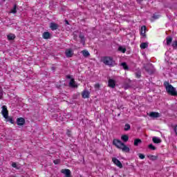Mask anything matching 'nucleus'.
Segmentation results:
<instances>
[{"mask_svg":"<svg viewBox=\"0 0 177 177\" xmlns=\"http://www.w3.org/2000/svg\"><path fill=\"white\" fill-rule=\"evenodd\" d=\"M81 53L83 55L84 57H89V56H91L89 51L86 50H82Z\"/></svg>","mask_w":177,"mask_h":177,"instance_id":"obj_14","label":"nucleus"},{"mask_svg":"<svg viewBox=\"0 0 177 177\" xmlns=\"http://www.w3.org/2000/svg\"><path fill=\"white\" fill-rule=\"evenodd\" d=\"M152 140L153 143H161V139L158 138V137H153Z\"/></svg>","mask_w":177,"mask_h":177,"instance_id":"obj_22","label":"nucleus"},{"mask_svg":"<svg viewBox=\"0 0 177 177\" xmlns=\"http://www.w3.org/2000/svg\"><path fill=\"white\" fill-rule=\"evenodd\" d=\"M79 38H80L81 39L80 40L81 44H82L83 45H85V35H84V34L80 32L79 35Z\"/></svg>","mask_w":177,"mask_h":177,"instance_id":"obj_12","label":"nucleus"},{"mask_svg":"<svg viewBox=\"0 0 177 177\" xmlns=\"http://www.w3.org/2000/svg\"><path fill=\"white\" fill-rule=\"evenodd\" d=\"M167 45L169 46L172 44V38L171 37H167L166 38Z\"/></svg>","mask_w":177,"mask_h":177,"instance_id":"obj_24","label":"nucleus"},{"mask_svg":"<svg viewBox=\"0 0 177 177\" xmlns=\"http://www.w3.org/2000/svg\"><path fill=\"white\" fill-rule=\"evenodd\" d=\"M118 50H119V52H122V53H125V52H127V48L120 46L118 48Z\"/></svg>","mask_w":177,"mask_h":177,"instance_id":"obj_26","label":"nucleus"},{"mask_svg":"<svg viewBox=\"0 0 177 177\" xmlns=\"http://www.w3.org/2000/svg\"><path fill=\"white\" fill-rule=\"evenodd\" d=\"M7 120V121H8L9 122H10L11 124H13L15 122L13 121V119L10 117H9V115L8 116L7 118H6Z\"/></svg>","mask_w":177,"mask_h":177,"instance_id":"obj_29","label":"nucleus"},{"mask_svg":"<svg viewBox=\"0 0 177 177\" xmlns=\"http://www.w3.org/2000/svg\"><path fill=\"white\" fill-rule=\"evenodd\" d=\"M51 70H53V71H55V67H52V68H51Z\"/></svg>","mask_w":177,"mask_h":177,"instance_id":"obj_43","label":"nucleus"},{"mask_svg":"<svg viewBox=\"0 0 177 177\" xmlns=\"http://www.w3.org/2000/svg\"><path fill=\"white\" fill-rule=\"evenodd\" d=\"M12 167L13 168H17V164H16V162H12Z\"/></svg>","mask_w":177,"mask_h":177,"instance_id":"obj_39","label":"nucleus"},{"mask_svg":"<svg viewBox=\"0 0 177 177\" xmlns=\"http://www.w3.org/2000/svg\"><path fill=\"white\" fill-rule=\"evenodd\" d=\"M149 149H151V150H156L157 148H156V147H154V145H153V144H150L148 146Z\"/></svg>","mask_w":177,"mask_h":177,"instance_id":"obj_30","label":"nucleus"},{"mask_svg":"<svg viewBox=\"0 0 177 177\" xmlns=\"http://www.w3.org/2000/svg\"><path fill=\"white\" fill-rule=\"evenodd\" d=\"M149 115L152 118H160V113H158V112H151V113H150Z\"/></svg>","mask_w":177,"mask_h":177,"instance_id":"obj_13","label":"nucleus"},{"mask_svg":"<svg viewBox=\"0 0 177 177\" xmlns=\"http://www.w3.org/2000/svg\"><path fill=\"white\" fill-rule=\"evenodd\" d=\"M66 135L70 138V136H71V131L70 130H68L66 132Z\"/></svg>","mask_w":177,"mask_h":177,"instance_id":"obj_38","label":"nucleus"},{"mask_svg":"<svg viewBox=\"0 0 177 177\" xmlns=\"http://www.w3.org/2000/svg\"><path fill=\"white\" fill-rule=\"evenodd\" d=\"M171 46H173V48H174V49L177 48V41L176 40L173 41Z\"/></svg>","mask_w":177,"mask_h":177,"instance_id":"obj_32","label":"nucleus"},{"mask_svg":"<svg viewBox=\"0 0 177 177\" xmlns=\"http://www.w3.org/2000/svg\"><path fill=\"white\" fill-rule=\"evenodd\" d=\"M112 161L115 165L118 167L119 168H122V163H121V161H120L118 159L116 158H113Z\"/></svg>","mask_w":177,"mask_h":177,"instance_id":"obj_6","label":"nucleus"},{"mask_svg":"<svg viewBox=\"0 0 177 177\" xmlns=\"http://www.w3.org/2000/svg\"><path fill=\"white\" fill-rule=\"evenodd\" d=\"M7 38L8 41H13V39L16 38V35H15V34L10 33L8 35H7Z\"/></svg>","mask_w":177,"mask_h":177,"instance_id":"obj_16","label":"nucleus"},{"mask_svg":"<svg viewBox=\"0 0 177 177\" xmlns=\"http://www.w3.org/2000/svg\"><path fill=\"white\" fill-rule=\"evenodd\" d=\"M65 55L66 57H73V55H74V53H73V50H71V48H68L66 50Z\"/></svg>","mask_w":177,"mask_h":177,"instance_id":"obj_9","label":"nucleus"},{"mask_svg":"<svg viewBox=\"0 0 177 177\" xmlns=\"http://www.w3.org/2000/svg\"><path fill=\"white\" fill-rule=\"evenodd\" d=\"M131 129V125L129 124H126L124 125V131H129Z\"/></svg>","mask_w":177,"mask_h":177,"instance_id":"obj_28","label":"nucleus"},{"mask_svg":"<svg viewBox=\"0 0 177 177\" xmlns=\"http://www.w3.org/2000/svg\"><path fill=\"white\" fill-rule=\"evenodd\" d=\"M108 85L109 88H115V80L113 79H109L108 82Z\"/></svg>","mask_w":177,"mask_h":177,"instance_id":"obj_10","label":"nucleus"},{"mask_svg":"<svg viewBox=\"0 0 177 177\" xmlns=\"http://www.w3.org/2000/svg\"><path fill=\"white\" fill-rule=\"evenodd\" d=\"M95 89H99L100 88V84H95Z\"/></svg>","mask_w":177,"mask_h":177,"instance_id":"obj_37","label":"nucleus"},{"mask_svg":"<svg viewBox=\"0 0 177 177\" xmlns=\"http://www.w3.org/2000/svg\"><path fill=\"white\" fill-rule=\"evenodd\" d=\"M174 132H175V133H176V136H177V125H176V126L174 127Z\"/></svg>","mask_w":177,"mask_h":177,"instance_id":"obj_40","label":"nucleus"},{"mask_svg":"<svg viewBox=\"0 0 177 177\" xmlns=\"http://www.w3.org/2000/svg\"><path fill=\"white\" fill-rule=\"evenodd\" d=\"M26 124V120L24 118H18L17 119V124L23 127Z\"/></svg>","mask_w":177,"mask_h":177,"instance_id":"obj_5","label":"nucleus"},{"mask_svg":"<svg viewBox=\"0 0 177 177\" xmlns=\"http://www.w3.org/2000/svg\"><path fill=\"white\" fill-rule=\"evenodd\" d=\"M124 89H129V88H131V85L128 84H125L124 85Z\"/></svg>","mask_w":177,"mask_h":177,"instance_id":"obj_33","label":"nucleus"},{"mask_svg":"<svg viewBox=\"0 0 177 177\" xmlns=\"http://www.w3.org/2000/svg\"><path fill=\"white\" fill-rule=\"evenodd\" d=\"M43 38L44 39H49L50 38V33L49 32H44L43 33Z\"/></svg>","mask_w":177,"mask_h":177,"instance_id":"obj_15","label":"nucleus"},{"mask_svg":"<svg viewBox=\"0 0 177 177\" xmlns=\"http://www.w3.org/2000/svg\"><path fill=\"white\" fill-rule=\"evenodd\" d=\"M142 143V140L137 138L134 140V146H139Z\"/></svg>","mask_w":177,"mask_h":177,"instance_id":"obj_23","label":"nucleus"},{"mask_svg":"<svg viewBox=\"0 0 177 177\" xmlns=\"http://www.w3.org/2000/svg\"><path fill=\"white\" fill-rule=\"evenodd\" d=\"M10 12L13 13L14 15H16V13H17V6L16 4L14 5V7L12 9H11Z\"/></svg>","mask_w":177,"mask_h":177,"instance_id":"obj_21","label":"nucleus"},{"mask_svg":"<svg viewBox=\"0 0 177 177\" xmlns=\"http://www.w3.org/2000/svg\"><path fill=\"white\" fill-rule=\"evenodd\" d=\"M90 93H89V91L88 90H84L82 93V96L83 99H88V98H89Z\"/></svg>","mask_w":177,"mask_h":177,"instance_id":"obj_11","label":"nucleus"},{"mask_svg":"<svg viewBox=\"0 0 177 177\" xmlns=\"http://www.w3.org/2000/svg\"><path fill=\"white\" fill-rule=\"evenodd\" d=\"M141 35L146 37V26L141 27Z\"/></svg>","mask_w":177,"mask_h":177,"instance_id":"obj_19","label":"nucleus"},{"mask_svg":"<svg viewBox=\"0 0 177 177\" xmlns=\"http://www.w3.org/2000/svg\"><path fill=\"white\" fill-rule=\"evenodd\" d=\"M113 146H115L118 149H120L124 153H129V147H128L124 142L118 139H113Z\"/></svg>","mask_w":177,"mask_h":177,"instance_id":"obj_1","label":"nucleus"},{"mask_svg":"<svg viewBox=\"0 0 177 177\" xmlns=\"http://www.w3.org/2000/svg\"><path fill=\"white\" fill-rule=\"evenodd\" d=\"M139 158H140L141 160H144L145 158V155L143 153H139Z\"/></svg>","mask_w":177,"mask_h":177,"instance_id":"obj_34","label":"nucleus"},{"mask_svg":"<svg viewBox=\"0 0 177 177\" xmlns=\"http://www.w3.org/2000/svg\"><path fill=\"white\" fill-rule=\"evenodd\" d=\"M101 62L105 64V66H109V67H113L115 64V62L111 57H103L101 59Z\"/></svg>","mask_w":177,"mask_h":177,"instance_id":"obj_2","label":"nucleus"},{"mask_svg":"<svg viewBox=\"0 0 177 177\" xmlns=\"http://www.w3.org/2000/svg\"><path fill=\"white\" fill-rule=\"evenodd\" d=\"M1 114L3 117L5 118H8V116L9 115V113L8 112V107L5 105H3L2 107Z\"/></svg>","mask_w":177,"mask_h":177,"instance_id":"obj_4","label":"nucleus"},{"mask_svg":"<svg viewBox=\"0 0 177 177\" xmlns=\"http://www.w3.org/2000/svg\"><path fill=\"white\" fill-rule=\"evenodd\" d=\"M136 75L137 78H140V77L142 76V72H140V71L136 72Z\"/></svg>","mask_w":177,"mask_h":177,"instance_id":"obj_31","label":"nucleus"},{"mask_svg":"<svg viewBox=\"0 0 177 177\" xmlns=\"http://www.w3.org/2000/svg\"><path fill=\"white\" fill-rule=\"evenodd\" d=\"M152 17L154 19V20H157V19L160 17V15H153Z\"/></svg>","mask_w":177,"mask_h":177,"instance_id":"obj_35","label":"nucleus"},{"mask_svg":"<svg viewBox=\"0 0 177 177\" xmlns=\"http://www.w3.org/2000/svg\"><path fill=\"white\" fill-rule=\"evenodd\" d=\"M69 85L72 88H75V86H77V85H75V81L74 80V79L71 80V81L69 82Z\"/></svg>","mask_w":177,"mask_h":177,"instance_id":"obj_20","label":"nucleus"},{"mask_svg":"<svg viewBox=\"0 0 177 177\" xmlns=\"http://www.w3.org/2000/svg\"><path fill=\"white\" fill-rule=\"evenodd\" d=\"M68 80H71V76L70 75H66Z\"/></svg>","mask_w":177,"mask_h":177,"instance_id":"obj_41","label":"nucleus"},{"mask_svg":"<svg viewBox=\"0 0 177 177\" xmlns=\"http://www.w3.org/2000/svg\"><path fill=\"white\" fill-rule=\"evenodd\" d=\"M65 24H67V25L70 24L68 23V21H67V20H65Z\"/></svg>","mask_w":177,"mask_h":177,"instance_id":"obj_42","label":"nucleus"},{"mask_svg":"<svg viewBox=\"0 0 177 177\" xmlns=\"http://www.w3.org/2000/svg\"><path fill=\"white\" fill-rule=\"evenodd\" d=\"M50 28L52 30V31H55L59 28V25L56 23L51 22L50 24Z\"/></svg>","mask_w":177,"mask_h":177,"instance_id":"obj_8","label":"nucleus"},{"mask_svg":"<svg viewBox=\"0 0 177 177\" xmlns=\"http://www.w3.org/2000/svg\"><path fill=\"white\" fill-rule=\"evenodd\" d=\"M145 68L148 74H153V73H154V66L151 64H148L145 66Z\"/></svg>","mask_w":177,"mask_h":177,"instance_id":"obj_3","label":"nucleus"},{"mask_svg":"<svg viewBox=\"0 0 177 177\" xmlns=\"http://www.w3.org/2000/svg\"><path fill=\"white\" fill-rule=\"evenodd\" d=\"M121 66L123 67L124 70H129V67H128V65L127 64V62H122L121 64Z\"/></svg>","mask_w":177,"mask_h":177,"instance_id":"obj_27","label":"nucleus"},{"mask_svg":"<svg viewBox=\"0 0 177 177\" xmlns=\"http://www.w3.org/2000/svg\"><path fill=\"white\" fill-rule=\"evenodd\" d=\"M140 46L141 49H146V48H148V46H149V43L143 42L140 44Z\"/></svg>","mask_w":177,"mask_h":177,"instance_id":"obj_18","label":"nucleus"},{"mask_svg":"<svg viewBox=\"0 0 177 177\" xmlns=\"http://www.w3.org/2000/svg\"><path fill=\"white\" fill-rule=\"evenodd\" d=\"M61 173L64 174L66 177H71V171L68 169H63L61 170Z\"/></svg>","mask_w":177,"mask_h":177,"instance_id":"obj_7","label":"nucleus"},{"mask_svg":"<svg viewBox=\"0 0 177 177\" xmlns=\"http://www.w3.org/2000/svg\"><path fill=\"white\" fill-rule=\"evenodd\" d=\"M121 115V113L118 114V117H120Z\"/></svg>","mask_w":177,"mask_h":177,"instance_id":"obj_44","label":"nucleus"},{"mask_svg":"<svg viewBox=\"0 0 177 177\" xmlns=\"http://www.w3.org/2000/svg\"><path fill=\"white\" fill-rule=\"evenodd\" d=\"M147 157L149 158V160H151V161H156V160H157V158H158V156H156L153 155H151L149 154L147 155Z\"/></svg>","mask_w":177,"mask_h":177,"instance_id":"obj_17","label":"nucleus"},{"mask_svg":"<svg viewBox=\"0 0 177 177\" xmlns=\"http://www.w3.org/2000/svg\"><path fill=\"white\" fill-rule=\"evenodd\" d=\"M53 162L55 165L60 164V160H55Z\"/></svg>","mask_w":177,"mask_h":177,"instance_id":"obj_36","label":"nucleus"},{"mask_svg":"<svg viewBox=\"0 0 177 177\" xmlns=\"http://www.w3.org/2000/svg\"><path fill=\"white\" fill-rule=\"evenodd\" d=\"M121 139L123 142H127L129 140V136H128V135H123L122 136Z\"/></svg>","mask_w":177,"mask_h":177,"instance_id":"obj_25","label":"nucleus"}]
</instances>
